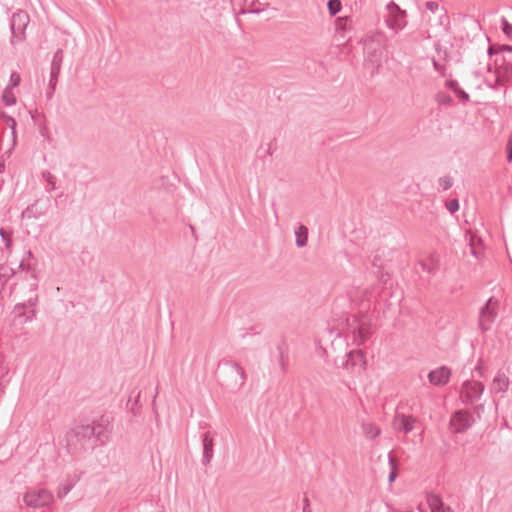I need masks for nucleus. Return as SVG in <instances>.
Segmentation results:
<instances>
[{
	"label": "nucleus",
	"instance_id": "nucleus-1",
	"mask_svg": "<svg viewBox=\"0 0 512 512\" xmlns=\"http://www.w3.org/2000/svg\"><path fill=\"white\" fill-rule=\"evenodd\" d=\"M93 429L90 424L73 427L66 433V445L70 454L80 455L94 449Z\"/></svg>",
	"mask_w": 512,
	"mask_h": 512
},
{
	"label": "nucleus",
	"instance_id": "nucleus-2",
	"mask_svg": "<svg viewBox=\"0 0 512 512\" xmlns=\"http://www.w3.org/2000/svg\"><path fill=\"white\" fill-rule=\"evenodd\" d=\"M25 254H26V257L20 261L18 268L29 272L31 274V278L33 279V282H31L29 284L30 296L23 303L17 304L15 306V309L25 308V307H34V306H36V304L38 302V294H37L38 283L36 282L37 275H36L35 268L33 267L32 263H31V260L34 259V256L31 251H27Z\"/></svg>",
	"mask_w": 512,
	"mask_h": 512
},
{
	"label": "nucleus",
	"instance_id": "nucleus-3",
	"mask_svg": "<svg viewBox=\"0 0 512 512\" xmlns=\"http://www.w3.org/2000/svg\"><path fill=\"white\" fill-rule=\"evenodd\" d=\"M387 16L385 23L387 27L395 32L403 30L407 25V12L401 9L394 1L386 5Z\"/></svg>",
	"mask_w": 512,
	"mask_h": 512
},
{
	"label": "nucleus",
	"instance_id": "nucleus-4",
	"mask_svg": "<svg viewBox=\"0 0 512 512\" xmlns=\"http://www.w3.org/2000/svg\"><path fill=\"white\" fill-rule=\"evenodd\" d=\"M485 386L482 382L466 380L461 385L460 398L466 405H475L483 395Z\"/></svg>",
	"mask_w": 512,
	"mask_h": 512
},
{
	"label": "nucleus",
	"instance_id": "nucleus-5",
	"mask_svg": "<svg viewBox=\"0 0 512 512\" xmlns=\"http://www.w3.org/2000/svg\"><path fill=\"white\" fill-rule=\"evenodd\" d=\"M23 500L29 507L42 508L49 506L53 502L54 496L45 488H34L24 494Z\"/></svg>",
	"mask_w": 512,
	"mask_h": 512
},
{
	"label": "nucleus",
	"instance_id": "nucleus-6",
	"mask_svg": "<svg viewBox=\"0 0 512 512\" xmlns=\"http://www.w3.org/2000/svg\"><path fill=\"white\" fill-rule=\"evenodd\" d=\"M370 326V320L364 315L360 318L354 317L352 323L348 324V329L353 334V341L357 345H362L369 339Z\"/></svg>",
	"mask_w": 512,
	"mask_h": 512
},
{
	"label": "nucleus",
	"instance_id": "nucleus-7",
	"mask_svg": "<svg viewBox=\"0 0 512 512\" xmlns=\"http://www.w3.org/2000/svg\"><path fill=\"white\" fill-rule=\"evenodd\" d=\"M499 301L494 297H490L486 304L480 309L479 327L485 332L489 330L497 318Z\"/></svg>",
	"mask_w": 512,
	"mask_h": 512
},
{
	"label": "nucleus",
	"instance_id": "nucleus-8",
	"mask_svg": "<svg viewBox=\"0 0 512 512\" xmlns=\"http://www.w3.org/2000/svg\"><path fill=\"white\" fill-rule=\"evenodd\" d=\"M29 21V15L22 10L17 11L12 15L10 23L12 32V42H14L15 40L21 41L24 39L25 30L29 24Z\"/></svg>",
	"mask_w": 512,
	"mask_h": 512
},
{
	"label": "nucleus",
	"instance_id": "nucleus-9",
	"mask_svg": "<svg viewBox=\"0 0 512 512\" xmlns=\"http://www.w3.org/2000/svg\"><path fill=\"white\" fill-rule=\"evenodd\" d=\"M475 422L471 412L466 410L456 411L450 419V428L453 433H463Z\"/></svg>",
	"mask_w": 512,
	"mask_h": 512
},
{
	"label": "nucleus",
	"instance_id": "nucleus-10",
	"mask_svg": "<svg viewBox=\"0 0 512 512\" xmlns=\"http://www.w3.org/2000/svg\"><path fill=\"white\" fill-rule=\"evenodd\" d=\"M495 76L498 78V84H507L512 81V57L508 60L503 58L501 63L496 61Z\"/></svg>",
	"mask_w": 512,
	"mask_h": 512
},
{
	"label": "nucleus",
	"instance_id": "nucleus-11",
	"mask_svg": "<svg viewBox=\"0 0 512 512\" xmlns=\"http://www.w3.org/2000/svg\"><path fill=\"white\" fill-rule=\"evenodd\" d=\"M225 365L228 368V373L232 378V387L234 389H240L245 383V372L242 367L236 362H226Z\"/></svg>",
	"mask_w": 512,
	"mask_h": 512
},
{
	"label": "nucleus",
	"instance_id": "nucleus-12",
	"mask_svg": "<svg viewBox=\"0 0 512 512\" xmlns=\"http://www.w3.org/2000/svg\"><path fill=\"white\" fill-rule=\"evenodd\" d=\"M451 370L446 366H441L432 370L428 374L429 382L434 386H443L449 382Z\"/></svg>",
	"mask_w": 512,
	"mask_h": 512
},
{
	"label": "nucleus",
	"instance_id": "nucleus-13",
	"mask_svg": "<svg viewBox=\"0 0 512 512\" xmlns=\"http://www.w3.org/2000/svg\"><path fill=\"white\" fill-rule=\"evenodd\" d=\"M417 419L412 415H406L397 413L394 416L393 424L398 431L404 432L405 434L410 433L414 429V424Z\"/></svg>",
	"mask_w": 512,
	"mask_h": 512
},
{
	"label": "nucleus",
	"instance_id": "nucleus-14",
	"mask_svg": "<svg viewBox=\"0 0 512 512\" xmlns=\"http://www.w3.org/2000/svg\"><path fill=\"white\" fill-rule=\"evenodd\" d=\"M93 429V444L95 442H99L100 444H105L110 439V435L112 432L109 424L98 423L96 425H90Z\"/></svg>",
	"mask_w": 512,
	"mask_h": 512
},
{
	"label": "nucleus",
	"instance_id": "nucleus-15",
	"mask_svg": "<svg viewBox=\"0 0 512 512\" xmlns=\"http://www.w3.org/2000/svg\"><path fill=\"white\" fill-rule=\"evenodd\" d=\"M64 60V52L62 49H57L52 57L50 65V80L52 84L58 82V77L61 72L62 63Z\"/></svg>",
	"mask_w": 512,
	"mask_h": 512
},
{
	"label": "nucleus",
	"instance_id": "nucleus-16",
	"mask_svg": "<svg viewBox=\"0 0 512 512\" xmlns=\"http://www.w3.org/2000/svg\"><path fill=\"white\" fill-rule=\"evenodd\" d=\"M202 444H203V457H202V463L204 465H208L213 458V447H214V441L213 437L211 436L210 432H206L203 435L202 438Z\"/></svg>",
	"mask_w": 512,
	"mask_h": 512
},
{
	"label": "nucleus",
	"instance_id": "nucleus-17",
	"mask_svg": "<svg viewBox=\"0 0 512 512\" xmlns=\"http://www.w3.org/2000/svg\"><path fill=\"white\" fill-rule=\"evenodd\" d=\"M509 384L508 376L503 372H498L492 381L491 392L496 394L505 393L509 388Z\"/></svg>",
	"mask_w": 512,
	"mask_h": 512
},
{
	"label": "nucleus",
	"instance_id": "nucleus-18",
	"mask_svg": "<svg viewBox=\"0 0 512 512\" xmlns=\"http://www.w3.org/2000/svg\"><path fill=\"white\" fill-rule=\"evenodd\" d=\"M427 503L431 512H453L450 506H447L437 494L430 493L427 495Z\"/></svg>",
	"mask_w": 512,
	"mask_h": 512
},
{
	"label": "nucleus",
	"instance_id": "nucleus-19",
	"mask_svg": "<svg viewBox=\"0 0 512 512\" xmlns=\"http://www.w3.org/2000/svg\"><path fill=\"white\" fill-rule=\"evenodd\" d=\"M348 362H350L351 371H354L356 368L364 369L366 360L365 355L361 350H351L347 354Z\"/></svg>",
	"mask_w": 512,
	"mask_h": 512
},
{
	"label": "nucleus",
	"instance_id": "nucleus-20",
	"mask_svg": "<svg viewBox=\"0 0 512 512\" xmlns=\"http://www.w3.org/2000/svg\"><path fill=\"white\" fill-rule=\"evenodd\" d=\"M294 234L296 246L299 248L305 247L308 242V228L298 223L295 227Z\"/></svg>",
	"mask_w": 512,
	"mask_h": 512
},
{
	"label": "nucleus",
	"instance_id": "nucleus-21",
	"mask_svg": "<svg viewBox=\"0 0 512 512\" xmlns=\"http://www.w3.org/2000/svg\"><path fill=\"white\" fill-rule=\"evenodd\" d=\"M0 117L11 129L12 146H15L16 145V121H15V119L5 112H2L0 114Z\"/></svg>",
	"mask_w": 512,
	"mask_h": 512
},
{
	"label": "nucleus",
	"instance_id": "nucleus-22",
	"mask_svg": "<svg viewBox=\"0 0 512 512\" xmlns=\"http://www.w3.org/2000/svg\"><path fill=\"white\" fill-rule=\"evenodd\" d=\"M362 428L364 435L369 439H374L381 433L380 428L373 423H363Z\"/></svg>",
	"mask_w": 512,
	"mask_h": 512
},
{
	"label": "nucleus",
	"instance_id": "nucleus-23",
	"mask_svg": "<svg viewBox=\"0 0 512 512\" xmlns=\"http://www.w3.org/2000/svg\"><path fill=\"white\" fill-rule=\"evenodd\" d=\"M42 178L46 182L45 189L47 192H51L56 188V177L52 173L43 171Z\"/></svg>",
	"mask_w": 512,
	"mask_h": 512
},
{
	"label": "nucleus",
	"instance_id": "nucleus-24",
	"mask_svg": "<svg viewBox=\"0 0 512 512\" xmlns=\"http://www.w3.org/2000/svg\"><path fill=\"white\" fill-rule=\"evenodd\" d=\"M2 101L6 106H11L16 103V97L12 92L11 87H6L2 94Z\"/></svg>",
	"mask_w": 512,
	"mask_h": 512
},
{
	"label": "nucleus",
	"instance_id": "nucleus-25",
	"mask_svg": "<svg viewBox=\"0 0 512 512\" xmlns=\"http://www.w3.org/2000/svg\"><path fill=\"white\" fill-rule=\"evenodd\" d=\"M74 487L73 482L62 483L57 488V497L63 499Z\"/></svg>",
	"mask_w": 512,
	"mask_h": 512
},
{
	"label": "nucleus",
	"instance_id": "nucleus-26",
	"mask_svg": "<svg viewBox=\"0 0 512 512\" xmlns=\"http://www.w3.org/2000/svg\"><path fill=\"white\" fill-rule=\"evenodd\" d=\"M327 7L330 15L334 16L340 12L342 5L340 0H329L327 3Z\"/></svg>",
	"mask_w": 512,
	"mask_h": 512
},
{
	"label": "nucleus",
	"instance_id": "nucleus-27",
	"mask_svg": "<svg viewBox=\"0 0 512 512\" xmlns=\"http://www.w3.org/2000/svg\"><path fill=\"white\" fill-rule=\"evenodd\" d=\"M389 465L391 467V471L388 476V481L390 483H392L397 477V467H396L395 458L392 456L391 453L389 454Z\"/></svg>",
	"mask_w": 512,
	"mask_h": 512
},
{
	"label": "nucleus",
	"instance_id": "nucleus-28",
	"mask_svg": "<svg viewBox=\"0 0 512 512\" xmlns=\"http://www.w3.org/2000/svg\"><path fill=\"white\" fill-rule=\"evenodd\" d=\"M419 266L421 267L422 271H426L429 274H433L437 269L436 264L432 260L420 261Z\"/></svg>",
	"mask_w": 512,
	"mask_h": 512
},
{
	"label": "nucleus",
	"instance_id": "nucleus-29",
	"mask_svg": "<svg viewBox=\"0 0 512 512\" xmlns=\"http://www.w3.org/2000/svg\"><path fill=\"white\" fill-rule=\"evenodd\" d=\"M439 185L443 190H448L453 185V180L450 176H443L439 179Z\"/></svg>",
	"mask_w": 512,
	"mask_h": 512
},
{
	"label": "nucleus",
	"instance_id": "nucleus-30",
	"mask_svg": "<svg viewBox=\"0 0 512 512\" xmlns=\"http://www.w3.org/2000/svg\"><path fill=\"white\" fill-rule=\"evenodd\" d=\"M335 364L337 365V367L351 371V366H350V362H348L347 355H345L344 357H341L340 359H336Z\"/></svg>",
	"mask_w": 512,
	"mask_h": 512
},
{
	"label": "nucleus",
	"instance_id": "nucleus-31",
	"mask_svg": "<svg viewBox=\"0 0 512 512\" xmlns=\"http://www.w3.org/2000/svg\"><path fill=\"white\" fill-rule=\"evenodd\" d=\"M0 236L2 238V241L4 242V245L6 249H10L12 245V239L10 235L7 233V231L3 228L0 229Z\"/></svg>",
	"mask_w": 512,
	"mask_h": 512
},
{
	"label": "nucleus",
	"instance_id": "nucleus-32",
	"mask_svg": "<svg viewBox=\"0 0 512 512\" xmlns=\"http://www.w3.org/2000/svg\"><path fill=\"white\" fill-rule=\"evenodd\" d=\"M501 23L503 33L509 38H512V24H510L504 17L502 18Z\"/></svg>",
	"mask_w": 512,
	"mask_h": 512
},
{
	"label": "nucleus",
	"instance_id": "nucleus-33",
	"mask_svg": "<svg viewBox=\"0 0 512 512\" xmlns=\"http://www.w3.org/2000/svg\"><path fill=\"white\" fill-rule=\"evenodd\" d=\"M20 75L17 72H12L10 75L9 85L7 87H11V89L17 87L20 83Z\"/></svg>",
	"mask_w": 512,
	"mask_h": 512
},
{
	"label": "nucleus",
	"instance_id": "nucleus-34",
	"mask_svg": "<svg viewBox=\"0 0 512 512\" xmlns=\"http://www.w3.org/2000/svg\"><path fill=\"white\" fill-rule=\"evenodd\" d=\"M435 50L438 54V57L443 60H448V51L447 49H443L440 43L435 44Z\"/></svg>",
	"mask_w": 512,
	"mask_h": 512
},
{
	"label": "nucleus",
	"instance_id": "nucleus-35",
	"mask_svg": "<svg viewBox=\"0 0 512 512\" xmlns=\"http://www.w3.org/2000/svg\"><path fill=\"white\" fill-rule=\"evenodd\" d=\"M454 93L462 103H466L470 100L469 94L465 92L461 87L458 88Z\"/></svg>",
	"mask_w": 512,
	"mask_h": 512
},
{
	"label": "nucleus",
	"instance_id": "nucleus-36",
	"mask_svg": "<svg viewBox=\"0 0 512 512\" xmlns=\"http://www.w3.org/2000/svg\"><path fill=\"white\" fill-rule=\"evenodd\" d=\"M446 208L449 212L455 213L459 209V201L457 199H451L446 203Z\"/></svg>",
	"mask_w": 512,
	"mask_h": 512
},
{
	"label": "nucleus",
	"instance_id": "nucleus-37",
	"mask_svg": "<svg viewBox=\"0 0 512 512\" xmlns=\"http://www.w3.org/2000/svg\"><path fill=\"white\" fill-rule=\"evenodd\" d=\"M438 102L443 105H451L453 100L451 96L447 94L440 93L438 94Z\"/></svg>",
	"mask_w": 512,
	"mask_h": 512
},
{
	"label": "nucleus",
	"instance_id": "nucleus-38",
	"mask_svg": "<svg viewBox=\"0 0 512 512\" xmlns=\"http://www.w3.org/2000/svg\"><path fill=\"white\" fill-rule=\"evenodd\" d=\"M507 161L512 162V133L509 135L506 144Z\"/></svg>",
	"mask_w": 512,
	"mask_h": 512
},
{
	"label": "nucleus",
	"instance_id": "nucleus-39",
	"mask_svg": "<svg viewBox=\"0 0 512 512\" xmlns=\"http://www.w3.org/2000/svg\"><path fill=\"white\" fill-rule=\"evenodd\" d=\"M425 7L427 10L431 11L432 13H436L439 10V4L435 1L426 2Z\"/></svg>",
	"mask_w": 512,
	"mask_h": 512
},
{
	"label": "nucleus",
	"instance_id": "nucleus-40",
	"mask_svg": "<svg viewBox=\"0 0 512 512\" xmlns=\"http://www.w3.org/2000/svg\"><path fill=\"white\" fill-rule=\"evenodd\" d=\"M56 85H57V82H54L52 84L51 80L49 79V86H48V89L46 91V97L48 99H51L53 97V94H54L55 89H56Z\"/></svg>",
	"mask_w": 512,
	"mask_h": 512
},
{
	"label": "nucleus",
	"instance_id": "nucleus-41",
	"mask_svg": "<svg viewBox=\"0 0 512 512\" xmlns=\"http://www.w3.org/2000/svg\"><path fill=\"white\" fill-rule=\"evenodd\" d=\"M15 273H16L15 270L12 268L8 270L7 268L2 267L0 269V277L8 278V277L14 275Z\"/></svg>",
	"mask_w": 512,
	"mask_h": 512
},
{
	"label": "nucleus",
	"instance_id": "nucleus-42",
	"mask_svg": "<svg viewBox=\"0 0 512 512\" xmlns=\"http://www.w3.org/2000/svg\"><path fill=\"white\" fill-rule=\"evenodd\" d=\"M446 87L455 92L458 88H460L458 82L456 80H448L446 82Z\"/></svg>",
	"mask_w": 512,
	"mask_h": 512
},
{
	"label": "nucleus",
	"instance_id": "nucleus-43",
	"mask_svg": "<svg viewBox=\"0 0 512 512\" xmlns=\"http://www.w3.org/2000/svg\"><path fill=\"white\" fill-rule=\"evenodd\" d=\"M433 67L436 71H438L440 74L444 75L445 73V67L440 65L439 62L436 59H433Z\"/></svg>",
	"mask_w": 512,
	"mask_h": 512
},
{
	"label": "nucleus",
	"instance_id": "nucleus-44",
	"mask_svg": "<svg viewBox=\"0 0 512 512\" xmlns=\"http://www.w3.org/2000/svg\"><path fill=\"white\" fill-rule=\"evenodd\" d=\"M36 206V204H33L31 206H28L22 213V216L23 217H31V215L33 214V210H34V207Z\"/></svg>",
	"mask_w": 512,
	"mask_h": 512
},
{
	"label": "nucleus",
	"instance_id": "nucleus-45",
	"mask_svg": "<svg viewBox=\"0 0 512 512\" xmlns=\"http://www.w3.org/2000/svg\"><path fill=\"white\" fill-rule=\"evenodd\" d=\"M505 84H498V78L496 77L495 82L493 84L489 83L487 86L492 90H498L500 87H503Z\"/></svg>",
	"mask_w": 512,
	"mask_h": 512
},
{
	"label": "nucleus",
	"instance_id": "nucleus-46",
	"mask_svg": "<svg viewBox=\"0 0 512 512\" xmlns=\"http://www.w3.org/2000/svg\"><path fill=\"white\" fill-rule=\"evenodd\" d=\"M499 52H507L510 54V57H512V46L510 45H503L501 46Z\"/></svg>",
	"mask_w": 512,
	"mask_h": 512
},
{
	"label": "nucleus",
	"instance_id": "nucleus-47",
	"mask_svg": "<svg viewBox=\"0 0 512 512\" xmlns=\"http://www.w3.org/2000/svg\"><path fill=\"white\" fill-rule=\"evenodd\" d=\"M3 364V358L0 356V378L4 377V375L7 373V369L2 366Z\"/></svg>",
	"mask_w": 512,
	"mask_h": 512
},
{
	"label": "nucleus",
	"instance_id": "nucleus-48",
	"mask_svg": "<svg viewBox=\"0 0 512 512\" xmlns=\"http://www.w3.org/2000/svg\"><path fill=\"white\" fill-rule=\"evenodd\" d=\"M483 409H484V405L483 404H478V405L474 406V410L478 414V416H480V412L483 411Z\"/></svg>",
	"mask_w": 512,
	"mask_h": 512
},
{
	"label": "nucleus",
	"instance_id": "nucleus-49",
	"mask_svg": "<svg viewBox=\"0 0 512 512\" xmlns=\"http://www.w3.org/2000/svg\"><path fill=\"white\" fill-rule=\"evenodd\" d=\"M35 314H36L35 310H31L30 314L26 317L25 322L31 321L35 317Z\"/></svg>",
	"mask_w": 512,
	"mask_h": 512
},
{
	"label": "nucleus",
	"instance_id": "nucleus-50",
	"mask_svg": "<svg viewBox=\"0 0 512 512\" xmlns=\"http://www.w3.org/2000/svg\"><path fill=\"white\" fill-rule=\"evenodd\" d=\"M487 53L489 56H492L493 54L498 53V51H496L492 46H489Z\"/></svg>",
	"mask_w": 512,
	"mask_h": 512
},
{
	"label": "nucleus",
	"instance_id": "nucleus-51",
	"mask_svg": "<svg viewBox=\"0 0 512 512\" xmlns=\"http://www.w3.org/2000/svg\"><path fill=\"white\" fill-rule=\"evenodd\" d=\"M372 264H373V266H378V263H377L376 258H374V260H373Z\"/></svg>",
	"mask_w": 512,
	"mask_h": 512
},
{
	"label": "nucleus",
	"instance_id": "nucleus-52",
	"mask_svg": "<svg viewBox=\"0 0 512 512\" xmlns=\"http://www.w3.org/2000/svg\"><path fill=\"white\" fill-rule=\"evenodd\" d=\"M140 394H141V392H140V391H138V392H137V394H136V401H135V402H137V401H138V398L140 397Z\"/></svg>",
	"mask_w": 512,
	"mask_h": 512
},
{
	"label": "nucleus",
	"instance_id": "nucleus-53",
	"mask_svg": "<svg viewBox=\"0 0 512 512\" xmlns=\"http://www.w3.org/2000/svg\"><path fill=\"white\" fill-rule=\"evenodd\" d=\"M475 369L480 372V367L479 366H476Z\"/></svg>",
	"mask_w": 512,
	"mask_h": 512
}]
</instances>
